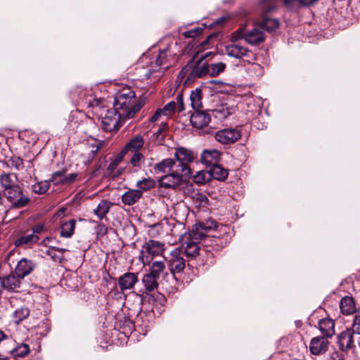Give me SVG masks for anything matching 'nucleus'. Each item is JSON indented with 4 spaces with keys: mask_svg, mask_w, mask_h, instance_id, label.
<instances>
[{
    "mask_svg": "<svg viewBox=\"0 0 360 360\" xmlns=\"http://www.w3.org/2000/svg\"><path fill=\"white\" fill-rule=\"evenodd\" d=\"M143 102L136 101V94L130 88H123L115 96L114 109L122 115V119H131L143 106Z\"/></svg>",
    "mask_w": 360,
    "mask_h": 360,
    "instance_id": "nucleus-1",
    "label": "nucleus"
},
{
    "mask_svg": "<svg viewBox=\"0 0 360 360\" xmlns=\"http://www.w3.org/2000/svg\"><path fill=\"white\" fill-rule=\"evenodd\" d=\"M165 251V244L160 241L150 239L142 246L139 260L143 266L150 265L154 257L160 256Z\"/></svg>",
    "mask_w": 360,
    "mask_h": 360,
    "instance_id": "nucleus-2",
    "label": "nucleus"
},
{
    "mask_svg": "<svg viewBox=\"0 0 360 360\" xmlns=\"http://www.w3.org/2000/svg\"><path fill=\"white\" fill-rule=\"evenodd\" d=\"M212 54L211 52L202 56L195 63L191 60L181 70V73L186 72L190 70L186 81L192 82L196 78H201L208 75L207 63L204 60Z\"/></svg>",
    "mask_w": 360,
    "mask_h": 360,
    "instance_id": "nucleus-3",
    "label": "nucleus"
},
{
    "mask_svg": "<svg viewBox=\"0 0 360 360\" xmlns=\"http://www.w3.org/2000/svg\"><path fill=\"white\" fill-rule=\"evenodd\" d=\"M229 230L230 229L228 226L220 225L219 231L221 232L222 234L207 236L203 240L204 245L210 247L214 250L218 251L221 250L230 242L231 236Z\"/></svg>",
    "mask_w": 360,
    "mask_h": 360,
    "instance_id": "nucleus-4",
    "label": "nucleus"
},
{
    "mask_svg": "<svg viewBox=\"0 0 360 360\" xmlns=\"http://www.w3.org/2000/svg\"><path fill=\"white\" fill-rule=\"evenodd\" d=\"M6 199L11 202V208L19 209L26 206L30 202V198L23 193V189L20 184L15 188L5 191Z\"/></svg>",
    "mask_w": 360,
    "mask_h": 360,
    "instance_id": "nucleus-5",
    "label": "nucleus"
},
{
    "mask_svg": "<svg viewBox=\"0 0 360 360\" xmlns=\"http://www.w3.org/2000/svg\"><path fill=\"white\" fill-rule=\"evenodd\" d=\"M99 118L101 120V127L105 131H117L120 127V122L126 120L115 109L106 110L105 115L103 116L101 113Z\"/></svg>",
    "mask_w": 360,
    "mask_h": 360,
    "instance_id": "nucleus-6",
    "label": "nucleus"
},
{
    "mask_svg": "<svg viewBox=\"0 0 360 360\" xmlns=\"http://www.w3.org/2000/svg\"><path fill=\"white\" fill-rule=\"evenodd\" d=\"M195 158L193 151L185 148H179L174 153V160L179 171L186 175H190L191 169L188 164L192 162Z\"/></svg>",
    "mask_w": 360,
    "mask_h": 360,
    "instance_id": "nucleus-7",
    "label": "nucleus"
},
{
    "mask_svg": "<svg viewBox=\"0 0 360 360\" xmlns=\"http://www.w3.org/2000/svg\"><path fill=\"white\" fill-rule=\"evenodd\" d=\"M167 266L172 274L181 273L185 269L184 252L180 248H175L165 258Z\"/></svg>",
    "mask_w": 360,
    "mask_h": 360,
    "instance_id": "nucleus-8",
    "label": "nucleus"
},
{
    "mask_svg": "<svg viewBox=\"0 0 360 360\" xmlns=\"http://www.w3.org/2000/svg\"><path fill=\"white\" fill-rule=\"evenodd\" d=\"M220 226L216 225V223L212 219H208L202 221H200L193 226L191 236H193L194 239L204 240L208 236L207 233L214 229H219Z\"/></svg>",
    "mask_w": 360,
    "mask_h": 360,
    "instance_id": "nucleus-9",
    "label": "nucleus"
},
{
    "mask_svg": "<svg viewBox=\"0 0 360 360\" xmlns=\"http://www.w3.org/2000/svg\"><path fill=\"white\" fill-rule=\"evenodd\" d=\"M214 137L217 142L223 145H229L237 141L241 137V133L236 128H226L217 131Z\"/></svg>",
    "mask_w": 360,
    "mask_h": 360,
    "instance_id": "nucleus-10",
    "label": "nucleus"
},
{
    "mask_svg": "<svg viewBox=\"0 0 360 360\" xmlns=\"http://www.w3.org/2000/svg\"><path fill=\"white\" fill-rule=\"evenodd\" d=\"M180 240L188 257H195L199 255L200 246L198 243L202 240L201 239H194L189 232L182 236Z\"/></svg>",
    "mask_w": 360,
    "mask_h": 360,
    "instance_id": "nucleus-11",
    "label": "nucleus"
},
{
    "mask_svg": "<svg viewBox=\"0 0 360 360\" xmlns=\"http://www.w3.org/2000/svg\"><path fill=\"white\" fill-rule=\"evenodd\" d=\"M188 176L183 174L181 171H174L161 177L159 179V184L162 187L175 188L182 181L183 176Z\"/></svg>",
    "mask_w": 360,
    "mask_h": 360,
    "instance_id": "nucleus-12",
    "label": "nucleus"
},
{
    "mask_svg": "<svg viewBox=\"0 0 360 360\" xmlns=\"http://www.w3.org/2000/svg\"><path fill=\"white\" fill-rule=\"evenodd\" d=\"M354 332L350 328H347L338 336V344L342 352H347L355 348Z\"/></svg>",
    "mask_w": 360,
    "mask_h": 360,
    "instance_id": "nucleus-13",
    "label": "nucleus"
},
{
    "mask_svg": "<svg viewBox=\"0 0 360 360\" xmlns=\"http://www.w3.org/2000/svg\"><path fill=\"white\" fill-rule=\"evenodd\" d=\"M190 121L193 127L202 129H205V133H210L207 126L211 121V117L209 114L197 110L192 114Z\"/></svg>",
    "mask_w": 360,
    "mask_h": 360,
    "instance_id": "nucleus-14",
    "label": "nucleus"
},
{
    "mask_svg": "<svg viewBox=\"0 0 360 360\" xmlns=\"http://www.w3.org/2000/svg\"><path fill=\"white\" fill-rule=\"evenodd\" d=\"M328 346V338L317 336L311 340L309 347L313 355H321L326 352Z\"/></svg>",
    "mask_w": 360,
    "mask_h": 360,
    "instance_id": "nucleus-15",
    "label": "nucleus"
},
{
    "mask_svg": "<svg viewBox=\"0 0 360 360\" xmlns=\"http://www.w3.org/2000/svg\"><path fill=\"white\" fill-rule=\"evenodd\" d=\"M245 40L249 44L254 46L263 43L265 40V34L262 30V27L257 25L252 30L246 31L245 33Z\"/></svg>",
    "mask_w": 360,
    "mask_h": 360,
    "instance_id": "nucleus-16",
    "label": "nucleus"
},
{
    "mask_svg": "<svg viewBox=\"0 0 360 360\" xmlns=\"http://www.w3.org/2000/svg\"><path fill=\"white\" fill-rule=\"evenodd\" d=\"M139 281L138 274L127 272L118 278V285L121 291L132 289Z\"/></svg>",
    "mask_w": 360,
    "mask_h": 360,
    "instance_id": "nucleus-17",
    "label": "nucleus"
},
{
    "mask_svg": "<svg viewBox=\"0 0 360 360\" xmlns=\"http://www.w3.org/2000/svg\"><path fill=\"white\" fill-rule=\"evenodd\" d=\"M221 153L216 149H206L202 151L200 156L201 162L209 167H212L221 159Z\"/></svg>",
    "mask_w": 360,
    "mask_h": 360,
    "instance_id": "nucleus-18",
    "label": "nucleus"
},
{
    "mask_svg": "<svg viewBox=\"0 0 360 360\" xmlns=\"http://www.w3.org/2000/svg\"><path fill=\"white\" fill-rule=\"evenodd\" d=\"M124 155V152L121 151L112 160L106 169V174L108 176L115 179L121 174V173L123 172V169L118 168V166L123 160Z\"/></svg>",
    "mask_w": 360,
    "mask_h": 360,
    "instance_id": "nucleus-19",
    "label": "nucleus"
},
{
    "mask_svg": "<svg viewBox=\"0 0 360 360\" xmlns=\"http://www.w3.org/2000/svg\"><path fill=\"white\" fill-rule=\"evenodd\" d=\"M0 184L4 191L20 185L18 174L13 172H2Z\"/></svg>",
    "mask_w": 360,
    "mask_h": 360,
    "instance_id": "nucleus-20",
    "label": "nucleus"
},
{
    "mask_svg": "<svg viewBox=\"0 0 360 360\" xmlns=\"http://www.w3.org/2000/svg\"><path fill=\"white\" fill-rule=\"evenodd\" d=\"M35 268V264L25 258L21 259L15 269V272L18 277L23 278L29 275Z\"/></svg>",
    "mask_w": 360,
    "mask_h": 360,
    "instance_id": "nucleus-21",
    "label": "nucleus"
},
{
    "mask_svg": "<svg viewBox=\"0 0 360 360\" xmlns=\"http://www.w3.org/2000/svg\"><path fill=\"white\" fill-rule=\"evenodd\" d=\"M226 53L232 58L241 59L243 57L247 56L250 51L236 43H232L225 46Z\"/></svg>",
    "mask_w": 360,
    "mask_h": 360,
    "instance_id": "nucleus-22",
    "label": "nucleus"
},
{
    "mask_svg": "<svg viewBox=\"0 0 360 360\" xmlns=\"http://www.w3.org/2000/svg\"><path fill=\"white\" fill-rule=\"evenodd\" d=\"M20 277L13 274L8 275L7 276L0 277L1 286L8 290L18 291V289L20 287Z\"/></svg>",
    "mask_w": 360,
    "mask_h": 360,
    "instance_id": "nucleus-23",
    "label": "nucleus"
},
{
    "mask_svg": "<svg viewBox=\"0 0 360 360\" xmlns=\"http://www.w3.org/2000/svg\"><path fill=\"white\" fill-rule=\"evenodd\" d=\"M176 109L179 112H181L184 110L183 95L181 93L178 94L176 97V101L169 102L164 106L162 110L164 115H167L174 113Z\"/></svg>",
    "mask_w": 360,
    "mask_h": 360,
    "instance_id": "nucleus-24",
    "label": "nucleus"
},
{
    "mask_svg": "<svg viewBox=\"0 0 360 360\" xmlns=\"http://www.w3.org/2000/svg\"><path fill=\"white\" fill-rule=\"evenodd\" d=\"M142 195L143 191L141 190L129 189L122 194L121 200L125 205L131 206L136 203L142 198Z\"/></svg>",
    "mask_w": 360,
    "mask_h": 360,
    "instance_id": "nucleus-25",
    "label": "nucleus"
},
{
    "mask_svg": "<svg viewBox=\"0 0 360 360\" xmlns=\"http://www.w3.org/2000/svg\"><path fill=\"white\" fill-rule=\"evenodd\" d=\"M319 329L323 337L331 338L335 334V322L330 318H324L319 321Z\"/></svg>",
    "mask_w": 360,
    "mask_h": 360,
    "instance_id": "nucleus-26",
    "label": "nucleus"
},
{
    "mask_svg": "<svg viewBox=\"0 0 360 360\" xmlns=\"http://www.w3.org/2000/svg\"><path fill=\"white\" fill-rule=\"evenodd\" d=\"M155 170L162 173H172L174 171H179L174 159L167 158L162 160L154 166Z\"/></svg>",
    "mask_w": 360,
    "mask_h": 360,
    "instance_id": "nucleus-27",
    "label": "nucleus"
},
{
    "mask_svg": "<svg viewBox=\"0 0 360 360\" xmlns=\"http://www.w3.org/2000/svg\"><path fill=\"white\" fill-rule=\"evenodd\" d=\"M340 309L345 315H350L356 312V307L353 297L345 296L340 302Z\"/></svg>",
    "mask_w": 360,
    "mask_h": 360,
    "instance_id": "nucleus-28",
    "label": "nucleus"
},
{
    "mask_svg": "<svg viewBox=\"0 0 360 360\" xmlns=\"http://www.w3.org/2000/svg\"><path fill=\"white\" fill-rule=\"evenodd\" d=\"M143 138L141 136H136L128 142L122 151L124 152L125 155L129 151L136 153L143 146Z\"/></svg>",
    "mask_w": 360,
    "mask_h": 360,
    "instance_id": "nucleus-29",
    "label": "nucleus"
},
{
    "mask_svg": "<svg viewBox=\"0 0 360 360\" xmlns=\"http://www.w3.org/2000/svg\"><path fill=\"white\" fill-rule=\"evenodd\" d=\"M113 204L108 200H101L97 207L94 210V213L99 219H103L109 212Z\"/></svg>",
    "mask_w": 360,
    "mask_h": 360,
    "instance_id": "nucleus-30",
    "label": "nucleus"
},
{
    "mask_svg": "<svg viewBox=\"0 0 360 360\" xmlns=\"http://www.w3.org/2000/svg\"><path fill=\"white\" fill-rule=\"evenodd\" d=\"M158 279L150 274H146L143 276L142 283L144 285L146 292H150L158 286Z\"/></svg>",
    "mask_w": 360,
    "mask_h": 360,
    "instance_id": "nucleus-31",
    "label": "nucleus"
},
{
    "mask_svg": "<svg viewBox=\"0 0 360 360\" xmlns=\"http://www.w3.org/2000/svg\"><path fill=\"white\" fill-rule=\"evenodd\" d=\"M210 172L212 178L219 181L225 180L229 174L228 171L218 164L211 167Z\"/></svg>",
    "mask_w": 360,
    "mask_h": 360,
    "instance_id": "nucleus-32",
    "label": "nucleus"
},
{
    "mask_svg": "<svg viewBox=\"0 0 360 360\" xmlns=\"http://www.w3.org/2000/svg\"><path fill=\"white\" fill-rule=\"evenodd\" d=\"M75 224V219H70L63 223L60 226V236L64 238H70L74 233Z\"/></svg>",
    "mask_w": 360,
    "mask_h": 360,
    "instance_id": "nucleus-33",
    "label": "nucleus"
},
{
    "mask_svg": "<svg viewBox=\"0 0 360 360\" xmlns=\"http://www.w3.org/2000/svg\"><path fill=\"white\" fill-rule=\"evenodd\" d=\"M171 56L169 48H166L163 50H160L157 58L156 64L158 66H165L164 69H167L170 66L169 61V56Z\"/></svg>",
    "mask_w": 360,
    "mask_h": 360,
    "instance_id": "nucleus-34",
    "label": "nucleus"
},
{
    "mask_svg": "<svg viewBox=\"0 0 360 360\" xmlns=\"http://www.w3.org/2000/svg\"><path fill=\"white\" fill-rule=\"evenodd\" d=\"M226 65L223 62L207 63L208 75L216 77L223 72Z\"/></svg>",
    "mask_w": 360,
    "mask_h": 360,
    "instance_id": "nucleus-35",
    "label": "nucleus"
},
{
    "mask_svg": "<svg viewBox=\"0 0 360 360\" xmlns=\"http://www.w3.org/2000/svg\"><path fill=\"white\" fill-rule=\"evenodd\" d=\"M202 90L196 89L191 91L190 95L191 105L194 110H198L202 107Z\"/></svg>",
    "mask_w": 360,
    "mask_h": 360,
    "instance_id": "nucleus-36",
    "label": "nucleus"
},
{
    "mask_svg": "<svg viewBox=\"0 0 360 360\" xmlns=\"http://www.w3.org/2000/svg\"><path fill=\"white\" fill-rule=\"evenodd\" d=\"M150 264L149 274L154 276L157 278H160L162 273L165 269V264L164 261H152Z\"/></svg>",
    "mask_w": 360,
    "mask_h": 360,
    "instance_id": "nucleus-37",
    "label": "nucleus"
},
{
    "mask_svg": "<svg viewBox=\"0 0 360 360\" xmlns=\"http://www.w3.org/2000/svg\"><path fill=\"white\" fill-rule=\"evenodd\" d=\"M66 250L64 248H56L54 247H49L44 253L50 257L53 261L60 262L63 259V254Z\"/></svg>",
    "mask_w": 360,
    "mask_h": 360,
    "instance_id": "nucleus-38",
    "label": "nucleus"
},
{
    "mask_svg": "<svg viewBox=\"0 0 360 360\" xmlns=\"http://www.w3.org/2000/svg\"><path fill=\"white\" fill-rule=\"evenodd\" d=\"M259 26L262 27L263 31L265 30L270 32L274 31L278 27L279 22L276 18L264 17L262 22L259 24Z\"/></svg>",
    "mask_w": 360,
    "mask_h": 360,
    "instance_id": "nucleus-39",
    "label": "nucleus"
},
{
    "mask_svg": "<svg viewBox=\"0 0 360 360\" xmlns=\"http://www.w3.org/2000/svg\"><path fill=\"white\" fill-rule=\"evenodd\" d=\"M212 179V174H210V170H202L198 172L193 176V181L198 184H205L209 182Z\"/></svg>",
    "mask_w": 360,
    "mask_h": 360,
    "instance_id": "nucleus-40",
    "label": "nucleus"
},
{
    "mask_svg": "<svg viewBox=\"0 0 360 360\" xmlns=\"http://www.w3.org/2000/svg\"><path fill=\"white\" fill-rule=\"evenodd\" d=\"M38 240L39 237L37 235L34 233L27 234L15 240V245L18 247L22 245H30L37 242Z\"/></svg>",
    "mask_w": 360,
    "mask_h": 360,
    "instance_id": "nucleus-41",
    "label": "nucleus"
},
{
    "mask_svg": "<svg viewBox=\"0 0 360 360\" xmlns=\"http://www.w3.org/2000/svg\"><path fill=\"white\" fill-rule=\"evenodd\" d=\"M246 71L248 75L253 78H259L263 75V68L257 63H249Z\"/></svg>",
    "mask_w": 360,
    "mask_h": 360,
    "instance_id": "nucleus-42",
    "label": "nucleus"
},
{
    "mask_svg": "<svg viewBox=\"0 0 360 360\" xmlns=\"http://www.w3.org/2000/svg\"><path fill=\"white\" fill-rule=\"evenodd\" d=\"M30 314V310L27 307H20L17 309L13 314V321L19 323L20 321L26 319Z\"/></svg>",
    "mask_w": 360,
    "mask_h": 360,
    "instance_id": "nucleus-43",
    "label": "nucleus"
},
{
    "mask_svg": "<svg viewBox=\"0 0 360 360\" xmlns=\"http://www.w3.org/2000/svg\"><path fill=\"white\" fill-rule=\"evenodd\" d=\"M30 351L29 345L25 343H22L15 347L11 351V354L15 357H25L30 353Z\"/></svg>",
    "mask_w": 360,
    "mask_h": 360,
    "instance_id": "nucleus-44",
    "label": "nucleus"
},
{
    "mask_svg": "<svg viewBox=\"0 0 360 360\" xmlns=\"http://www.w3.org/2000/svg\"><path fill=\"white\" fill-rule=\"evenodd\" d=\"M50 187V183L49 181L37 182L32 185V191L37 194L45 193Z\"/></svg>",
    "mask_w": 360,
    "mask_h": 360,
    "instance_id": "nucleus-45",
    "label": "nucleus"
},
{
    "mask_svg": "<svg viewBox=\"0 0 360 360\" xmlns=\"http://www.w3.org/2000/svg\"><path fill=\"white\" fill-rule=\"evenodd\" d=\"M155 186V181L150 179H143L142 180L138 181L136 183V187H138L141 191H148Z\"/></svg>",
    "mask_w": 360,
    "mask_h": 360,
    "instance_id": "nucleus-46",
    "label": "nucleus"
},
{
    "mask_svg": "<svg viewBox=\"0 0 360 360\" xmlns=\"http://www.w3.org/2000/svg\"><path fill=\"white\" fill-rule=\"evenodd\" d=\"M90 107L94 113L98 114L100 111H106L105 110V101L103 99L95 98L90 102Z\"/></svg>",
    "mask_w": 360,
    "mask_h": 360,
    "instance_id": "nucleus-47",
    "label": "nucleus"
},
{
    "mask_svg": "<svg viewBox=\"0 0 360 360\" xmlns=\"http://www.w3.org/2000/svg\"><path fill=\"white\" fill-rule=\"evenodd\" d=\"M64 170L55 172L52 174L51 177L49 181V183L53 182L55 185L63 184V179H64Z\"/></svg>",
    "mask_w": 360,
    "mask_h": 360,
    "instance_id": "nucleus-48",
    "label": "nucleus"
},
{
    "mask_svg": "<svg viewBox=\"0 0 360 360\" xmlns=\"http://www.w3.org/2000/svg\"><path fill=\"white\" fill-rule=\"evenodd\" d=\"M11 166L17 171H20L24 168L23 160L15 155H13L10 159Z\"/></svg>",
    "mask_w": 360,
    "mask_h": 360,
    "instance_id": "nucleus-49",
    "label": "nucleus"
},
{
    "mask_svg": "<svg viewBox=\"0 0 360 360\" xmlns=\"http://www.w3.org/2000/svg\"><path fill=\"white\" fill-rule=\"evenodd\" d=\"M144 156L139 152L134 153L132 157L130 159V163L133 167L141 166V163L143 161Z\"/></svg>",
    "mask_w": 360,
    "mask_h": 360,
    "instance_id": "nucleus-50",
    "label": "nucleus"
},
{
    "mask_svg": "<svg viewBox=\"0 0 360 360\" xmlns=\"http://www.w3.org/2000/svg\"><path fill=\"white\" fill-rule=\"evenodd\" d=\"M246 31H245L243 29L240 28L235 32H233L230 37L231 41L232 43H236L240 39H245V33Z\"/></svg>",
    "mask_w": 360,
    "mask_h": 360,
    "instance_id": "nucleus-51",
    "label": "nucleus"
},
{
    "mask_svg": "<svg viewBox=\"0 0 360 360\" xmlns=\"http://www.w3.org/2000/svg\"><path fill=\"white\" fill-rule=\"evenodd\" d=\"M357 335H360V314H356L352 321V328H350Z\"/></svg>",
    "mask_w": 360,
    "mask_h": 360,
    "instance_id": "nucleus-52",
    "label": "nucleus"
},
{
    "mask_svg": "<svg viewBox=\"0 0 360 360\" xmlns=\"http://www.w3.org/2000/svg\"><path fill=\"white\" fill-rule=\"evenodd\" d=\"M38 328L44 329L43 332H41V334H43V335L47 334L51 330V323H50L49 320L47 319L43 320L38 325Z\"/></svg>",
    "mask_w": 360,
    "mask_h": 360,
    "instance_id": "nucleus-53",
    "label": "nucleus"
},
{
    "mask_svg": "<svg viewBox=\"0 0 360 360\" xmlns=\"http://www.w3.org/2000/svg\"><path fill=\"white\" fill-rule=\"evenodd\" d=\"M105 145L104 141H99L95 144L91 145L92 149L91 150L90 158H94L98 150Z\"/></svg>",
    "mask_w": 360,
    "mask_h": 360,
    "instance_id": "nucleus-54",
    "label": "nucleus"
},
{
    "mask_svg": "<svg viewBox=\"0 0 360 360\" xmlns=\"http://www.w3.org/2000/svg\"><path fill=\"white\" fill-rule=\"evenodd\" d=\"M78 174L76 173H72L68 175L64 176V179H63V184H70L74 182L77 177Z\"/></svg>",
    "mask_w": 360,
    "mask_h": 360,
    "instance_id": "nucleus-55",
    "label": "nucleus"
},
{
    "mask_svg": "<svg viewBox=\"0 0 360 360\" xmlns=\"http://www.w3.org/2000/svg\"><path fill=\"white\" fill-rule=\"evenodd\" d=\"M319 0H299V7H310L316 4Z\"/></svg>",
    "mask_w": 360,
    "mask_h": 360,
    "instance_id": "nucleus-56",
    "label": "nucleus"
},
{
    "mask_svg": "<svg viewBox=\"0 0 360 360\" xmlns=\"http://www.w3.org/2000/svg\"><path fill=\"white\" fill-rule=\"evenodd\" d=\"M283 4L287 8L292 9L299 6V0H283Z\"/></svg>",
    "mask_w": 360,
    "mask_h": 360,
    "instance_id": "nucleus-57",
    "label": "nucleus"
},
{
    "mask_svg": "<svg viewBox=\"0 0 360 360\" xmlns=\"http://www.w3.org/2000/svg\"><path fill=\"white\" fill-rule=\"evenodd\" d=\"M108 228L104 224H98L96 227V234L103 236L107 233Z\"/></svg>",
    "mask_w": 360,
    "mask_h": 360,
    "instance_id": "nucleus-58",
    "label": "nucleus"
},
{
    "mask_svg": "<svg viewBox=\"0 0 360 360\" xmlns=\"http://www.w3.org/2000/svg\"><path fill=\"white\" fill-rule=\"evenodd\" d=\"M200 31L201 30L199 29L191 30L189 31L185 32L184 36L187 38L195 37L200 34Z\"/></svg>",
    "mask_w": 360,
    "mask_h": 360,
    "instance_id": "nucleus-59",
    "label": "nucleus"
},
{
    "mask_svg": "<svg viewBox=\"0 0 360 360\" xmlns=\"http://www.w3.org/2000/svg\"><path fill=\"white\" fill-rule=\"evenodd\" d=\"M162 113H163L162 109H158L154 113V115L150 117V121L153 123L155 122L158 120Z\"/></svg>",
    "mask_w": 360,
    "mask_h": 360,
    "instance_id": "nucleus-60",
    "label": "nucleus"
},
{
    "mask_svg": "<svg viewBox=\"0 0 360 360\" xmlns=\"http://www.w3.org/2000/svg\"><path fill=\"white\" fill-rule=\"evenodd\" d=\"M164 133H165L164 128L160 127L158 129V130L157 131V132L155 133L156 139L160 141H162L164 139V136H165Z\"/></svg>",
    "mask_w": 360,
    "mask_h": 360,
    "instance_id": "nucleus-61",
    "label": "nucleus"
},
{
    "mask_svg": "<svg viewBox=\"0 0 360 360\" xmlns=\"http://www.w3.org/2000/svg\"><path fill=\"white\" fill-rule=\"evenodd\" d=\"M44 229V225L43 224H37L35 225L33 229V233H41Z\"/></svg>",
    "mask_w": 360,
    "mask_h": 360,
    "instance_id": "nucleus-62",
    "label": "nucleus"
},
{
    "mask_svg": "<svg viewBox=\"0 0 360 360\" xmlns=\"http://www.w3.org/2000/svg\"><path fill=\"white\" fill-rule=\"evenodd\" d=\"M0 360H7L6 358H4V357H2L1 355H0Z\"/></svg>",
    "mask_w": 360,
    "mask_h": 360,
    "instance_id": "nucleus-63",
    "label": "nucleus"
},
{
    "mask_svg": "<svg viewBox=\"0 0 360 360\" xmlns=\"http://www.w3.org/2000/svg\"><path fill=\"white\" fill-rule=\"evenodd\" d=\"M357 342H358V345L360 347V337L359 338V339L357 340Z\"/></svg>",
    "mask_w": 360,
    "mask_h": 360,
    "instance_id": "nucleus-64",
    "label": "nucleus"
}]
</instances>
